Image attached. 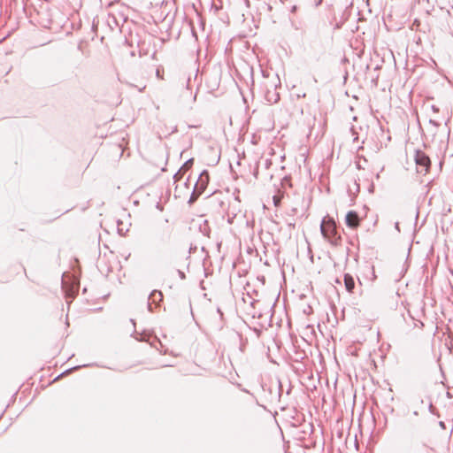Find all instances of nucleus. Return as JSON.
<instances>
[{
    "mask_svg": "<svg viewBox=\"0 0 453 453\" xmlns=\"http://www.w3.org/2000/svg\"><path fill=\"white\" fill-rule=\"evenodd\" d=\"M280 86V81L278 75H264V81L261 87L264 90L265 99L269 104H276L280 100V93L277 91Z\"/></svg>",
    "mask_w": 453,
    "mask_h": 453,
    "instance_id": "nucleus-1",
    "label": "nucleus"
},
{
    "mask_svg": "<svg viewBox=\"0 0 453 453\" xmlns=\"http://www.w3.org/2000/svg\"><path fill=\"white\" fill-rule=\"evenodd\" d=\"M323 236L332 244H337L340 237L337 235L335 222L333 219H324L320 225Z\"/></svg>",
    "mask_w": 453,
    "mask_h": 453,
    "instance_id": "nucleus-2",
    "label": "nucleus"
},
{
    "mask_svg": "<svg viewBox=\"0 0 453 453\" xmlns=\"http://www.w3.org/2000/svg\"><path fill=\"white\" fill-rule=\"evenodd\" d=\"M209 180L210 177L207 171L204 170L200 173L196 182L194 185V189L188 201L189 203H193L202 195L209 183Z\"/></svg>",
    "mask_w": 453,
    "mask_h": 453,
    "instance_id": "nucleus-3",
    "label": "nucleus"
},
{
    "mask_svg": "<svg viewBox=\"0 0 453 453\" xmlns=\"http://www.w3.org/2000/svg\"><path fill=\"white\" fill-rule=\"evenodd\" d=\"M414 160L417 165L418 173L426 174L431 165L429 157L422 150H416Z\"/></svg>",
    "mask_w": 453,
    "mask_h": 453,
    "instance_id": "nucleus-4",
    "label": "nucleus"
},
{
    "mask_svg": "<svg viewBox=\"0 0 453 453\" xmlns=\"http://www.w3.org/2000/svg\"><path fill=\"white\" fill-rule=\"evenodd\" d=\"M163 298L160 291L154 290L146 299L148 311H153L157 308V303L161 302Z\"/></svg>",
    "mask_w": 453,
    "mask_h": 453,
    "instance_id": "nucleus-5",
    "label": "nucleus"
},
{
    "mask_svg": "<svg viewBox=\"0 0 453 453\" xmlns=\"http://www.w3.org/2000/svg\"><path fill=\"white\" fill-rule=\"evenodd\" d=\"M426 313H416L417 316H412L411 313H408L407 318H403L405 322L409 324L411 321L413 323V327L422 328L424 326L423 319Z\"/></svg>",
    "mask_w": 453,
    "mask_h": 453,
    "instance_id": "nucleus-6",
    "label": "nucleus"
},
{
    "mask_svg": "<svg viewBox=\"0 0 453 453\" xmlns=\"http://www.w3.org/2000/svg\"><path fill=\"white\" fill-rule=\"evenodd\" d=\"M359 216L356 211H350L347 213L345 223L349 227L352 229L357 228L359 226Z\"/></svg>",
    "mask_w": 453,
    "mask_h": 453,
    "instance_id": "nucleus-7",
    "label": "nucleus"
},
{
    "mask_svg": "<svg viewBox=\"0 0 453 453\" xmlns=\"http://www.w3.org/2000/svg\"><path fill=\"white\" fill-rule=\"evenodd\" d=\"M344 286L348 292L351 293L355 288V280L354 278L349 274H344Z\"/></svg>",
    "mask_w": 453,
    "mask_h": 453,
    "instance_id": "nucleus-8",
    "label": "nucleus"
},
{
    "mask_svg": "<svg viewBox=\"0 0 453 453\" xmlns=\"http://www.w3.org/2000/svg\"><path fill=\"white\" fill-rule=\"evenodd\" d=\"M257 314H258V316H257L258 319H263L264 316H265V322L260 323L261 327L265 328V327H266V326H272L271 323H272V319H273L274 313L265 312V313H257Z\"/></svg>",
    "mask_w": 453,
    "mask_h": 453,
    "instance_id": "nucleus-9",
    "label": "nucleus"
},
{
    "mask_svg": "<svg viewBox=\"0 0 453 453\" xmlns=\"http://www.w3.org/2000/svg\"><path fill=\"white\" fill-rule=\"evenodd\" d=\"M337 313H325L327 322L330 323L333 326L338 323V319L336 317Z\"/></svg>",
    "mask_w": 453,
    "mask_h": 453,
    "instance_id": "nucleus-10",
    "label": "nucleus"
},
{
    "mask_svg": "<svg viewBox=\"0 0 453 453\" xmlns=\"http://www.w3.org/2000/svg\"><path fill=\"white\" fill-rule=\"evenodd\" d=\"M156 77L157 79H160V80H163L164 79V76H163V69L160 68V67H157V70H156Z\"/></svg>",
    "mask_w": 453,
    "mask_h": 453,
    "instance_id": "nucleus-11",
    "label": "nucleus"
},
{
    "mask_svg": "<svg viewBox=\"0 0 453 453\" xmlns=\"http://www.w3.org/2000/svg\"><path fill=\"white\" fill-rule=\"evenodd\" d=\"M429 123L432 124L435 127H439L441 125L438 121L432 119L429 120Z\"/></svg>",
    "mask_w": 453,
    "mask_h": 453,
    "instance_id": "nucleus-12",
    "label": "nucleus"
},
{
    "mask_svg": "<svg viewBox=\"0 0 453 453\" xmlns=\"http://www.w3.org/2000/svg\"><path fill=\"white\" fill-rule=\"evenodd\" d=\"M423 451H424V453H434V450L427 447H424Z\"/></svg>",
    "mask_w": 453,
    "mask_h": 453,
    "instance_id": "nucleus-13",
    "label": "nucleus"
},
{
    "mask_svg": "<svg viewBox=\"0 0 453 453\" xmlns=\"http://www.w3.org/2000/svg\"><path fill=\"white\" fill-rule=\"evenodd\" d=\"M431 108H432V111H433L434 112H438V111H439V108H438L437 106H435V105H432V107H431Z\"/></svg>",
    "mask_w": 453,
    "mask_h": 453,
    "instance_id": "nucleus-14",
    "label": "nucleus"
},
{
    "mask_svg": "<svg viewBox=\"0 0 453 453\" xmlns=\"http://www.w3.org/2000/svg\"><path fill=\"white\" fill-rule=\"evenodd\" d=\"M178 273H179V275H180V277L181 279H184V278H185V274H184V273H183V272H181V271H180V270H179V271H178Z\"/></svg>",
    "mask_w": 453,
    "mask_h": 453,
    "instance_id": "nucleus-15",
    "label": "nucleus"
},
{
    "mask_svg": "<svg viewBox=\"0 0 453 453\" xmlns=\"http://www.w3.org/2000/svg\"><path fill=\"white\" fill-rule=\"evenodd\" d=\"M179 174L180 173H177L175 175H174V179H175V181H177L179 180Z\"/></svg>",
    "mask_w": 453,
    "mask_h": 453,
    "instance_id": "nucleus-16",
    "label": "nucleus"
},
{
    "mask_svg": "<svg viewBox=\"0 0 453 453\" xmlns=\"http://www.w3.org/2000/svg\"><path fill=\"white\" fill-rule=\"evenodd\" d=\"M273 199H274V204L278 205L279 200L276 197H274Z\"/></svg>",
    "mask_w": 453,
    "mask_h": 453,
    "instance_id": "nucleus-17",
    "label": "nucleus"
},
{
    "mask_svg": "<svg viewBox=\"0 0 453 453\" xmlns=\"http://www.w3.org/2000/svg\"><path fill=\"white\" fill-rule=\"evenodd\" d=\"M395 228H396L397 230H399V224H398V223H396V224H395Z\"/></svg>",
    "mask_w": 453,
    "mask_h": 453,
    "instance_id": "nucleus-18",
    "label": "nucleus"
},
{
    "mask_svg": "<svg viewBox=\"0 0 453 453\" xmlns=\"http://www.w3.org/2000/svg\"><path fill=\"white\" fill-rule=\"evenodd\" d=\"M118 230L119 233L122 232V228H120L119 226Z\"/></svg>",
    "mask_w": 453,
    "mask_h": 453,
    "instance_id": "nucleus-19",
    "label": "nucleus"
},
{
    "mask_svg": "<svg viewBox=\"0 0 453 453\" xmlns=\"http://www.w3.org/2000/svg\"><path fill=\"white\" fill-rule=\"evenodd\" d=\"M342 318L343 319L344 318V312H342Z\"/></svg>",
    "mask_w": 453,
    "mask_h": 453,
    "instance_id": "nucleus-20",
    "label": "nucleus"
}]
</instances>
